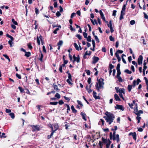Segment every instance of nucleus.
Instances as JSON below:
<instances>
[{"label": "nucleus", "instance_id": "60", "mask_svg": "<svg viewBox=\"0 0 148 148\" xmlns=\"http://www.w3.org/2000/svg\"><path fill=\"white\" fill-rule=\"evenodd\" d=\"M91 78L89 77L88 78L87 82L89 84H90L91 82Z\"/></svg>", "mask_w": 148, "mask_h": 148}, {"label": "nucleus", "instance_id": "14", "mask_svg": "<svg viewBox=\"0 0 148 148\" xmlns=\"http://www.w3.org/2000/svg\"><path fill=\"white\" fill-rule=\"evenodd\" d=\"M112 143L109 139H108V143L106 144V148H109L110 146Z\"/></svg>", "mask_w": 148, "mask_h": 148}, {"label": "nucleus", "instance_id": "23", "mask_svg": "<svg viewBox=\"0 0 148 148\" xmlns=\"http://www.w3.org/2000/svg\"><path fill=\"white\" fill-rule=\"evenodd\" d=\"M114 67V66L112 65V64H109V68L110 69L112 70V69Z\"/></svg>", "mask_w": 148, "mask_h": 148}, {"label": "nucleus", "instance_id": "10", "mask_svg": "<svg viewBox=\"0 0 148 148\" xmlns=\"http://www.w3.org/2000/svg\"><path fill=\"white\" fill-rule=\"evenodd\" d=\"M32 128L33 129V131L39 130H40L39 127L37 125H33Z\"/></svg>", "mask_w": 148, "mask_h": 148}, {"label": "nucleus", "instance_id": "64", "mask_svg": "<svg viewBox=\"0 0 148 148\" xmlns=\"http://www.w3.org/2000/svg\"><path fill=\"white\" fill-rule=\"evenodd\" d=\"M16 76L19 79H21V75L18 73H16Z\"/></svg>", "mask_w": 148, "mask_h": 148}, {"label": "nucleus", "instance_id": "44", "mask_svg": "<svg viewBox=\"0 0 148 148\" xmlns=\"http://www.w3.org/2000/svg\"><path fill=\"white\" fill-rule=\"evenodd\" d=\"M143 14L144 16V18L145 19L148 20V16L145 12H143Z\"/></svg>", "mask_w": 148, "mask_h": 148}, {"label": "nucleus", "instance_id": "3", "mask_svg": "<svg viewBox=\"0 0 148 148\" xmlns=\"http://www.w3.org/2000/svg\"><path fill=\"white\" fill-rule=\"evenodd\" d=\"M103 79L102 78H101L99 79H97V81L99 83V87L98 86V84L97 82L96 83V84L95 85L96 88L97 90H99V88L102 86L104 85V83L103 82Z\"/></svg>", "mask_w": 148, "mask_h": 148}, {"label": "nucleus", "instance_id": "54", "mask_svg": "<svg viewBox=\"0 0 148 148\" xmlns=\"http://www.w3.org/2000/svg\"><path fill=\"white\" fill-rule=\"evenodd\" d=\"M141 82V81L140 80V79L139 78H138L136 81V84L138 85L139 84V83Z\"/></svg>", "mask_w": 148, "mask_h": 148}, {"label": "nucleus", "instance_id": "51", "mask_svg": "<svg viewBox=\"0 0 148 148\" xmlns=\"http://www.w3.org/2000/svg\"><path fill=\"white\" fill-rule=\"evenodd\" d=\"M18 88L21 92L22 93L24 91V89L21 87L19 86L18 87Z\"/></svg>", "mask_w": 148, "mask_h": 148}, {"label": "nucleus", "instance_id": "47", "mask_svg": "<svg viewBox=\"0 0 148 148\" xmlns=\"http://www.w3.org/2000/svg\"><path fill=\"white\" fill-rule=\"evenodd\" d=\"M120 65H121L120 63H119L118 64H117V65L116 67V69L117 70H120Z\"/></svg>", "mask_w": 148, "mask_h": 148}, {"label": "nucleus", "instance_id": "62", "mask_svg": "<svg viewBox=\"0 0 148 148\" xmlns=\"http://www.w3.org/2000/svg\"><path fill=\"white\" fill-rule=\"evenodd\" d=\"M94 98L96 100L97 99H101V97L99 96H96L94 97Z\"/></svg>", "mask_w": 148, "mask_h": 148}, {"label": "nucleus", "instance_id": "43", "mask_svg": "<svg viewBox=\"0 0 148 148\" xmlns=\"http://www.w3.org/2000/svg\"><path fill=\"white\" fill-rule=\"evenodd\" d=\"M28 48L30 49H31L32 48V47L31 45V43H29L27 45Z\"/></svg>", "mask_w": 148, "mask_h": 148}, {"label": "nucleus", "instance_id": "25", "mask_svg": "<svg viewBox=\"0 0 148 148\" xmlns=\"http://www.w3.org/2000/svg\"><path fill=\"white\" fill-rule=\"evenodd\" d=\"M63 42L62 40H60L57 43V45L58 46H61L63 44Z\"/></svg>", "mask_w": 148, "mask_h": 148}, {"label": "nucleus", "instance_id": "55", "mask_svg": "<svg viewBox=\"0 0 148 148\" xmlns=\"http://www.w3.org/2000/svg\"><path fill=\"white\" fill-rule=\"evenodd\" d=\"M91 52L90 51H89L88 52V51H86L85 53L86 55H90L91 54Z\"/></svg>", "mask_w": 148, "mask_h": 148}, {"label": "nucleus", "instance_id": "42", "mask_svg": "<svg viewBox=\"0 0 148 148\" xmlns=\"http://www.w3.org/2000/svg\"><path fill=\"white\" fill-rule=\"evenodd\" d=\"M55 97L58 99H59L60 97V95L58 93H56L55 95Z\"/></svg>", "mask_w": 148, "mask_h": 148}, {"label": "nucleus", "instance_id": "56", "mask_svg": "<svg viewBox=\"0 0 148 148\" xmlns=\"http://www.w3.org/2000/svg\"><path fill=\"white\" fill-rule=\"evenodd\" d=\"M5 134L4 133H2L1 135L0 136V137L1 138L3 137L4 138H5L6 137V136H5Z\"/></svg>", "mask_w": 148, "mask_h": 148}, {"label": "nucleus", "instance_id": "32", "mask_svg": "<svg viewBox=\"0 0 148 148\" xmlns=\"http://www.w3.org/2000/svg\"><path fill=\"white\" fill-rule=\"evenodd\" d=\"M101 18L106 23H108V21H106L105 18V17H104V15L102 16H101Z\"/></svg>", "mask_w": 148, "mask_h": 148}, {"label": "nucleus", "instance_id": "4", "mask_svg": "<svg viewBox=\"0 0 148 148\" xmlns=\"http://www.w3.org/2000/svg\"><path fill=\"white\" fill-rule=\"evenodd\" d=\"M143 60V56L142 55H140L139 56L138 58L137 62L138 65H140L142 64Z\"/></svg>", "mask_w": 148, "mask_h": 148}, {"label": "nucleus", "instance_id": "19", "mask_svg": "<svg viewBox=\"0 0 148 148\" xmlns=\"http://www.w3.org/2000/svg\"><path fill=\"white\" fill-rule=\"evenodd\" d=\"M25 56H26V57H29L30 55H31V53L30 52H27L26 51V52H25Z\"/></svg>", "mask_w": 148, "mask_h": 148}, {"label": "nucleus", "instance_id": "40", "mask_svg": "<svg viewBox=\"0 0 148 148\" xmlns=\"http://www.w3.org/2000/svg\"><path fill=\"white\" fill-rule=\"evenodd\" d=\"M58 103L57 102H50V104L52 105H56Z\"/></svg>", "mask_w": 148, "mask_h": 148}, {"label": "nucleus", "instance_id": "17", "mask_svg": "<svg viewBox=\"0 0 148 148\" xmlns=\"http://www.w3.org/2000/svg\"><path fill=\"white\" fill-rule=\"evenodd\" d=\"M102 141L103 142V143L106 144L108 141V140L107 139H105L104 138L102 137Z\"/></svg>", "mask_w": 148, "mask_h": 148}, {"label": "nucleus", "instance_id": "45", "mask_svg": "<svg viewBox=\"0 0 148 148\" xmlns=\"http://www.w3.org/2000/svg\"><path fill=\"white\" fill-rule=\"evenodd\" d=\"M133 85L132 86L134 88L136 85V81L135 80H134L133 82Z\"/></svg>", "mask_w": 148, "mask_h": 148}, {"label": "nucleus", "instance_id": "15", "mask_svg": "<svg viewBox=\"0 0 148 148\" xmlns=\"http://www.w3.org/2000/svg\"><path fill=\"white\" fill-rule=\"evenodd\" d=\"M93 36H94L95 40L97 42L99 43V39L98 38L97 36L96 35H95V33H94V32H93Z\"/></svg>", "mask_w": 148, "mask_h": 148}, {"label": "nucleus", "instance_id": "20", "mask_svg": "<svg viewBox=\"0 0 148 148\" xmlns=\"http://www.w3.org/2000/svg\"><path fill=\"white\" fill-rule=\"evenodd\" d=\"M132 85H128L127 89L128 90V91L130 92L132 88Z\"/></svg>", "mask_w": 148, "mask_h": 148}, {"label": "nucleus", "instance_id": "63", "mask_svg": "<svg viewBox=\"0 0 148 148\" xmlns=\"http://www.w3.org/2000/svg\"><path fill=\"white\" fill-rule=\"evenodd\" d=\"M77 102L79 104L81 107H82L83 106V105L82 103V102L79 101L77 100Z\"/></svg>", "mask_w": 148, "mask_h": 148}, {"label": "nucleus", "instance_id": "48", "mask_svg": "<svg viewBox=\"0 0 148 148\" xmlns=\"http://www.w3.org/2000/svg\"><path fill=\"white\" fill-rule=\"evenodd\" d=\"M76 36L79 39H82V36L79 34H77L76 35Z\"/></svg>", "mask_w": 148, "mask_h": 148}, {"label": "nucleus", "instance_id": "35", "mask_svg": "<svg viewBox=\"0 0 148 148\" xmlns=\"http://www.w3.org/2000/svg\"><path fill=\"white\" fill-rule=\"evenodd\" d=\"M54 88L55 90H59V89L58 88V86L56 85H54V84H53Z\"/></svg>", "mask_w": 148, "mask_h": 148}, {"label": "nucleus", "instance_id": "26", "mask_svg": "<svg viewBox=\"0 0 148 148\" xmlns=\"http://www.w3.org/2000/svg\"><path fill=\"white\" fill-rule=\"evenodd\" d=\"M124 72L127 73V74H131L132 73L131 71H129V70L127 69H125L124 71Z\"/></svg>", "mask_w": 148, "mask_h": 148}, {"label": "nucleus", "instance_id": "6", "mask_svg": "<svg viewBox=\"0 0 148 148\" xmlns=\"http://www.w3.org/2000/svg\"><path fill=\"white\" fill-rule=\"evenodd\" d=\"M129 136H132L133 138L135 140L136 139V132H130L129 134Z\"/></svg>", "mask_w": 148, "mask_h": 148}, {"label": "nucleus", "instance_id": "46", "mask_svg": "<svg viewBox=\"0 0 148 148\" xmlns=\"http://www.w3.org/2000/svg\"><path fill=\"white\" fill-rule=\"evenodd\" d=\"M65 105L67 107V113H69V111L70 110V107H69V106L67 104H66Z\"/></svg>", "mask_w": 148, "mask_h": 148}, {"label": "nucleus", "instance_id": "16", "mask_svg": "<svg viewBox=\"0 0 148 148\" xmlns=\"http://www.w3.org/2000/svg\"><path fill=\"white\" fill-rule=\"evenodd\" d=\"M81 115L82 116L83 119H84L85 121H86V114L84 113H83L82 112H81Z\"/></svg>", "mask_w": 148, "mask_h": 148}, {"label": "nucleus", "instance_id": "8", "mask_svg": "<svg viewBox=\"0 0 148 148\" xmlns=\"http://www.w3.org/2000/svg\"><path fill=\"white\" fill-rule=\"evenodd\" d=\"M99 60V58L98 57L94 56L93 57V64L96 63Z\"/></svg>", "mask_w": 148, "mask_h": 148}, {"label": "nucleus", "instance_id": "9", "mask_svg": "<svg viewBox=\"0 0 148 148\" xmlns=\"http://www.w3.org/2000/svg\"><path fill=\"white\" fill-rule=\"evenodd\" d=\"M114 97L115 98V99L117 101H120L121 100L119 98V96L116 94H115L114 95Z\"/></svg>", "mask_w": 148, "mask_h": 148}, {"label": "nucleus", "instance_id": "39", "mask_svg": "<svg viewBox=\"0 0 148 148\" xmlns=\"http://www.w3.org/2000/svg\"><path fill=\"white\" fill-rule=\"evenodd\" d=\"M12 21L14 24L16 25H18L17 23V22L15 21L14 19H12Z\"/></svg>", "mask_w": 148, "mask_h": 148}, {"label": "nucleus", "instance_id": "13", "mask_svg": "<svg viewBox=\"0 0 148 148\" xmlns=\"http://www.w3.org/2000/svg\"><path fill=\"white\" fill-rule=\"evenodd\" d=\"M76 61L77 63H79L80 62V57L79 55H78L77 57H76V58L75 60L74 59L73 62Z\"/></svg>", "mask_w": 148, "mask_h": 148}, {"label": "nucleus", "instance_id": "49", "mask_svg": "<svg viewBox=\"0 0 148 148\" xmlns=\"http://www.w3.org/2000/svg\"><path fill=\"white\" fill-rule=\"evenodd\" d=\"M99 145L100 147V148H102V147L103 146V145L102 144V143L101 142V141H100L99 142Z\"/></svg>", "mask_w": 148, "mask_h": 148}, {"label": "nucleus", "instance_id": "52", "mask_svg": "<svg viewBox=\"0 0 148 148\" xmlns=\"http://www.w3.org/2000/svg\"><path fill=\"white\" fill-rule=\"evenodd\" d=\"M83 34L84 37L85 38H87V34L85 32H83Z\"/></svg>", "mask_w": 148, "mask_h": 148}, {"label": "nucleus", "instance_id": "24", "mask_svg": "<svg viewBox=\"0 0 148 148\" xmlns=\"http://www.w3.org/2000/svg\"><path fill=\"white\" fill-rule=\"evenodd\" d=\"M144 79L145 80L147 87L148 86V79L146 77H144Z\"/></svg>", "mask_w": 148, "mask_h": 148}, {"label": "nucleus", "instance_id": "21", "mask_svg": "<svg viewBox=\"0 0 148 148\" xmlns=\"http://www.w3.org/2000/svg\"><path fill=\"white\" fill-rule=\"evenodd\" d=\"M112 20H110L109 21V23L108 24H107V25L108 27H112Z\"/></svg>", "mask_w": 148, "mask_h": 148}, {"label": "nucleus", "instance_id": "11", "mask_svg": "<svg viewBox=\"0 0 148 148\" xmlns=\"http://www.w3.org/2000/svg\"><path fill=\"white\" fill-rule=\"evenodd\" d=\"M134 113L138 116H140V114H142L143 113V110H140L138 111V112H134Z\"/></svg>", "mask_w": 148, "mask_h": 148}, {"label": "nucleus", "instance_id": "7", "mask_svg": "<svg viewBox=\"0 0 148 148\" xmlns=\"http://www.w3.org/2000/svg\"><path fill=\"white\" fill-rule=\"evenodd\" d=\"M92 84H89V85H88L86 86V89L89 93L91 92L92 91L90 88Z\"/></svg>", "mask_w": 148, "mask_h": 148}, {"label": "nucleus", "instance_id": "34", "mask_svg": "<svg viewBox=\"0 0 148 148\" xmlns=\"http://www.w3.org/2000/svg\"><path fill=\"white\" fill-rule=\"evenodd\" d=\"M40 54H41V56H40V61H42V58H43V54L42 53L41 51H40Z\"/></svg>", "mask_w": 148, "mask_h": 148}, {"label": "nucleus", "instance_id": "18", "mask_svg": "<svg viewBox=\"0 0 148 148\" xmlns=\"http://www.w3.org/2000/svg\"><path fill=\"white\" fill-rule=\"evenodd\" d=\"M71 108L73 113H76L77 112V110L75 109L73 105L71 106Z\"/></svg>", "mask_w": 148, "mask_h": 148}, {"label": "nucleus", "instance_id": "5", "mask_svg": "<svg viewBox=\"0 0 148 148\" xmlns=\"http://www.w3.org/2000/svg\"><path fill=\"white\" fill-rule=\"evenodd\" d=\"M115 108L116 109L120 110L122 111H123L124 110V108L121 105L116 104V106H115Z\"/></svg>", "mask_w": 148, "mask_h": 148}, {"label": "nucleus", "instance_id": "33", "mask_svg": "<svg viewBox=\"0 0 148 148\" xmlns=\"http://www.w3.org/2000/svg\"><path fill=\"white\" fill-rule=\"evenodd\" d=\"M121 74V72L120 70H117V73L116 75V77H118L119 76H120V75Z\"/></svg>", "mask_w": 148, "mask_h": 148}, {"label": "nucleus", "instance_id": "41", "mask_svg": "<svg viewBox=\"0 0 148 148\" xmlns=\"http://www.w3.org/2000/svg\"><path fill=\"white\" fill-rule=\"evenodd\" d=\"M135 23V21L134 20H132L130 22V23L131 25H133Z\"/></svg>", "mask_w": 148, "mask_h": 148}, {"label": "nucleus", "instance_id": "53", "mask_svg": "<svg viewBox=\"0 0 148 148\" xmlns=\"http://www.w3.org/2000/svg\"><path fill=\"white\" fill-rule=\"evenodd\" d=\"M85 71L86 72L87 75H90V71L88 70H85Z\"/></svg>", "mask_w": 148, "mask_h": 148}, {"label": "nucleus", "instance_id": "1", "mask_svg": "<svg viewBox=\"0 0 148 148\" xmlns=\"http://www.w3.org/2000/svg\"><path fill=\"white\" fill-rule=\"evenodd\" d=\"M105 114L106 116H104L103 118L105 119L109 125H110L113 122L114 119L115 118L114 115L113 114L108 111L106 112Z\"/></svg>", "mask_w": 148, "mask_h": 148}, {"label": "nucleus", "instance_id": "27", "mask_svg": "<svg viewBox=\"0 0 148 148\" xmlns=\"http://www.w3.org/2000/svg\"><path fill=\"white\" fill-rule=\"evenodd\" d=\"M74 47H75L76 49L77 50H78V51L79 50V47H78V45H77V43H75L74 44Z\"/></svg>", "mask_w": 148, "mask_h": 148}, {"label": "nucleus", "instance_id": "31", "mask_svg": "<svg viewBox=\"0 0 148 148\" xmlns=\"http://www.w3.org/2000/svg\"><path fill=\"white\" fill-rule=\"evenodd\" d=\"M3 56L4 57L6 58L8 60L9 62H10V58H9V57L6 54H3Z\"/></svg>", "mask_w": 148, "mask_h": 148}, {"label": "nucleus", "instance_id": "37", "mask_svg": "<svg viewBox=\"0 0 148 148\" xmlns=\"http://www.w3.org/2000/svg\"><path fill=\"white\" fill-rule=\"evenodd\" d=\"M109 39L111 41H114V38L112 36H109Z\"/></svg>", "mask_w": 148, "mask_h": 148}, {"label": "nucleus", "instance_id": "50", "mask_svg": "<svg viewBox=\"0 0 148 148\" xmlns=\"http://www.w3.org/2000/svg\"><path fill=\"white\" fill-rule=\"evenodd\" d=\"M116 12H117L116 10H113V13H112V16H116Z\"/></svg>", "mask_w": 148, "mask_h": 148}, {"label": "nucleus", "instance_id": "38", "mask_svg": "<svg viewBox=\"0 0 148 148\" xmlns=\"http://www.w3.org/2000/svg\"><path fill=\"white\" fill-rule=\"evenodd\" d=\"M101 51L103 52L106 53V50L105 47H103L102 48Z\"/></svg>", "mask_w": 148, "mask_h": 148}, {"label": "nucleus", "instance_id": "2", "mask_svg": "<svg viewBox=\"0 0 148 148\" xmlns=\"http://www.w3.org/2000/svg\"><path fill=\"white\" fill-rule=\"evenodd\" d=\"M110 138L111 140H112L113 141L116 140L117 143L120 141L119 136V134H116V131L113 132V135L112 132H110Z\"/></svg>", "mask_w": 148, "mask_h": 148}, {"label": "nucleus", "instance_id": "61", "mask_svg": "<svg viewBox=\"0 0 148 148\" xmlns=\"http://www.w3.org/2000/svg\"><path fill=\"white\" fill-rule=\"evenodd\" d=\"M68 77L69 78V79H70L71 80H72V77L70 73H68Z\"/></svg>", "mask_w": 148, "mask_h": 148}, {"label": "nucleus", "instance_id": "28", "mask_svg": "<svg viewBox=\"0 0 148 148\" xmlns=\"http://www.w3.org/2000/svg\"><path fill=\"white\" fill-rule=\"evenodd\" d=\"M116 77L118 78L119 82H123V79L120 76Z\"/></svg>", "mask_w": 148, "mask_h": 148}, {"label": "nucleus", "instance_id": "36", "mask_svg": "<svg viewBox=\"0 0 148 148\" xmlns=\"http://www.w3.org/2000/svg\"><path fill=\"white\" fill-rule=\"evenodd\" d=\"M10 115L12 119H13L14 118L15 116L14 114V113H11L10 114Z\"/></svg>", "mask_w": 148, "mask_h": 148}, {"label": "nucleus", "instance_id": "57", "mask_svg": "<svg viewBox=\"0 0 148 148\" xmlns=\"http://www.w3.org/2000/svg\"><path fill=\"white\" fill-rule=\"evenodd\" d=\"M35 11L36 14H38L39 13V10L36 8H35Z\"/></svg>", "mask_w": 148, "mask_h": 148}, {"label": "nucleus", "instance_id": "22", "mask_svg": "<svg viewBox=\"0 0 148 148\" xmlns=\"http://www.w3.org/2000/svg\"><path fill=\"white\" fill-rule=\"evenodd\" d=\"M119 94L124 93V89L123 88H120L119 90Z\"/></svg>", "mask_w": 148, "mask_h": 148}, {"label": "nucleus", "instance_id": "59", "mask_svg": "<svg viewBox=\"0 0 148 148\" xmlns=\"http://www.w3.org/2000/svg\"><path fill=\"white\" fill-rule=\"evenodd\" d=\"M87 40L89 42H90L91 41V37L90 36H89L88 37H87Z\"/></svg>", "mask_w": 148, "mask_h": 148}, {"label": "nucleus", "instance_id": "58", "mask_svg": "<svg viewBox=\"0 0 148 148\" xmlns=\"http://www.w3.org/2000/svg\"><path fill=\"white\" fill-rule=\"evenodd\" d=\"M56 15L57 17H58L61 15V14L60 13V12L58 11L56 13Z\"/></svg>", "mask_w": 148, "mask_h": 148}, {"label": "nucleus", "instance_id": "30", "mask_svg": "<svg viewBox=\"0 0 148 148\" xmlns=\"http://www.w3.org/2000/svg\"><path fill=\"white\" fill-rule=\"evenodd\" d=\"M6 36H7V37H8L10 38L11 40H12L13 41L14 38H13L12 36H11L10 35L8 34H6Z\"/></svg>", "mask_w": 148, "mask_h": 148}, {"label": "nucleus", "instance_id": "29", "mask_svg": "<svg viewBox=\"0 0 148 148\" xmlns=\"http://www.w3.org/2000/svg\"><path fill=\"white\" fill-rule=\"evenodd\" d=\"M126 5H127V3H126L125 4L123 5L122 9V10L124 11V12H125L126 9Z\"/></svg>", "mask_w": 148, "mask_h": 148}, {"label": "nucleus", "instance_id": "12", "mask_svg": "<svg viewBox=\"0 0 148 148\" xmlns=\"http://www.w3.org/2000/svg\"><path fill=\"white\" fill-rule=\"evenodd\" d=\"M57 128H58V127H57L56 129L53 130V131L51 133V134H50V135H49L47 136L48 139H49L51 137V136L53 135V133L57 130Z\"/></svg>", "mask_w": 148, "mask_h": 148}]
</instances>
